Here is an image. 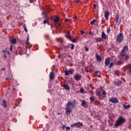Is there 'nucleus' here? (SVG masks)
Wrapping results in <instances>:
<instances>
[{"mask_svg": "<svg viewBox=\"0 0 131 131\" xmlns=\"http://www.w3.org/2000/svg\"><path fill=\"white\" fill-rule=\"evenodd\" d=\"M73 108H75V104H74L73 102L68 101L66 108V115H69L72 112Z\"/></svg>", "mask_w": 131, "mask_h": 131, "instance_id": "obj_1", "label": "nucleus"}, {"mask_svg": "<svg viewBox=\"0 0 131 131\" xmlns=\"http://www.w3.org/2000/svg\"><path fill=\"white\" fill-rule=\"evenodd\" d=\"M50 12H52V10L48 7L47 10H43V12H42V15H45V19L43 21V24H49V20H50V17L48 15V13H50Z\"/></svg>", "mask_w": 131, "mask_h": 131, "instance_id": "obj_2", "label": "nucleus"}, {"mask_svg": "<svg viewBox=\"0 0 131 131\" xmlns=\"http://www.w3.org/2000/svg\"><path fill=\"white\" fill-rule=\"evenodd\" d=\"M126 121V119L121 116H119L117 121L116 122L115 127H117L123 124Z\"/></svg>", "mask_w": 131, "mask_h": 131, "instance_id": "obj_3", "label": "nucleus"}, {"mask_svg": "<svg viewBox=\"0 0 131 131\" xmlns=\"http://www.w3.org/2000/svg\"><path fill=\"white\" fill-rule=\"evenodd\" d=\"M123 40V34L122 33H120L119 35H117L116 41L117 42H121Z\"/></svg>", "mask_w": 131, "mask_h": 131, "instance_id": "obj_4", "label": "nucleus"}, {"mask_svg": "<svg viewBox=\"0 0 131 131\" xmlns=\"http://www.w3.org/2000/svg\"><path fill=\"white\" fill-rule=\"evenodd\" d=\"M53 21L54 22V25L56 26V27H59L60 25H59V18H58V16L57 15H55L53 17Z\"/></svg>", "mask_w": 131, "mask_h": 131, "instance_id": "obj_5", "label": "nucleus"}, {"mask_svg": "<svg viewBox=\"0 0 131 131\" xmlns=\"http://www.w3.org/2000/svg\"><path fill=\"white\" fill-rule=\"evenodd\" d=\"M71 34V33H70V31H68L67 32V38H69V40L70 41H72V42H76V39H73L72 40V38L71 37V36L70 35Z\"/></svg>", "mask_w": 131, "mask_h": 131, "instance_id": "obj_6", "label": "nucleus"}, {"mask_svg": "<svg viewBox=\"0 0 131 131\" xmlns=\"http://www.w3.org/2000/svg\"><path fill=\"white\" fill-rule=\"evenodd\" d=\"M82 125H83L82 122H77L72 124L71 126V127H79L80 126H82Z\"/></svg>", "mask_w": 131, "mask_h": 131, "instance_id": "obj_7", "label": "nucleus"}, {"mask_svg": "<svg viewBox=\"0 0 131 131\" xmlns=\"http://www.w3.org/2000/svg\"><path fill=\"white\" fill-rule=\"evenodd\" d=\"M109 101L114 104H117L119 102L118 99L116 98H111L109 99Z\"/></svg>", "mask_w": 131, "mask_h": 131, "instance_id": "obj_8", "label": "nucleus"}, {"mask_svg": "<svg viewBox=\"0 0 131 131\" xmlns=\"http://www.w3.org/2000/svg\"><path fill=\"white\" fill-rule=\"evenodd\" d=\"M127 51H128V47L127 46H125L123 47L121 54L123 55L125 53H126V52H127Z\"/></svg>", "mask_w": 131, "mask_h": 131, "instance_id": "obj_9", "label": "nucleus"}, {"mask_svg": "<svg viewBox=\"0 0 131 131\" xmlns=\"http://www.w3.org/2000/svg\"><path fill=\"white\" fill-rule=\"evenodd\" d=\"M81 106H82L84 108H88V107H89V104L85 100H82Z\"/></svg>", "mask_w": 131, "mask_h": 131, "instance_id": "obj_10", "label": "nucleus"}, {"mask_svg": "<svg viewBox=\"0 0 131 131\" xmlns=\"http://www.w3.org/2000/svg\"><path fill=\"white\" fill-rule=\"evenodd\" d=\"M49 77L50 80H54V78H55V73L54 72H51Z\"/></svg>", "mask_w": 131, "mask_h": 131, "instance_id": "obj_11", "label": "nucleus"}, {"mask_svg": "<svg viewBox=\"0 0 131 131\" xmlns=\"http://www.w3.org/2000/svg\"><path fill=\"white\" fill-rule=\"evenodd\" d=\"M104 17H105L106 20H108V19H109V11L108 10L105 11Z\"/></svg>", "mask_w": 131, "mask_h": 131, "instance_id": "obj_12", "label": "nucleus"}, {"mask_svg": "<svg viewBox=\"0 0 131 131\" xmlns=\"http://www.w3.org/2000/svg\"><path fill=\"white\" fill-rule=\"evenodd\" d=\"M95 58L97 61H98L99 62H101L102 61V57H101V56L98 55L97 53L95 55Z\"/></svg>", "mask_w": 131, "mask_h": 131, "instance_id": "obj_13", "label": "nucleus"}, {"mask_svg": "<svg viewBox=\"0 0 131 131\" xmlns=\"http://www.w3.org/2000/svg\"><path fill=\"white\" fill-rule=\"evenodd\" d=\"M74 79L75 80H80V79H81V75L79 74H76L74 76Z\"/></svg>", "mask_w": 131, "mask_h": 131, "instance_id": "obj_14", "label": "nucleus"}, {"mask_svg": "<svg viewBox=\"0 0 131 131\" xmlns=\"http://www.w3.org/2000/svg\"><path fill=\"white\" fill-rule=\"evenodd\" d=\"M104 64L105 66H108L109 64H110V58H106L105 60Z\"/></svg>", "mask_w": 131, "mask_h": 131, "instance_id": "obj_15", "label": "nucleus"}, {"mask_svg": "<svg viewBox=\"0 0 131 131\" xmlns=\"http://www.w3.org/2000/svg\"><path fill=\"white\" fill-rule=\"evenodd\" d=\"M120 56H121V57H123L124 59H125V60H126H126H128V59L129 58V57L127 55L125 54V53H124L123 55H122V53H121Z\"/></svg>", "mask_w": 131, "mask_h": 131, "instance_id": "obj_16", "label": "nucleus"}, {"mask_svg": "<svg viewBox=\"0 0 131 131\" xmlns=\"http://www.w3.org/2000/svg\"><path fill=\"white\" fill-rule=\"evenodd\" d=\"M63 88L64 90H66L67 91H70V87L67 84H64Z\"/></svg>", "mask_w": 131, "mask_h": 131, "instance_id": "obj_17", "label": "nucleus"}, {"mask_svg": "<svg viewBox=\"0 0 131 131\" xmlns=\"http://www.w3.org/2000/svg\"><path fill=\"white\" fill-rule=\"evenodd\" d=\"M2 52L6 56H10V55H11V53L7 50H3Z\"/></svg>", "mask_w": 131, "mask_h": 131, "instance_id": "obj_18", "label": "nucleus"}, {"mask_svg": "<svg viewBox=\"0 0 131 131\" xmlns=\"http://www.w3.org/2000/svg\"><path fill=\"white\" fill-rule=\"evenodd\" d=\"M2 106H3V107L4 108H6V107H7V103H6V100H3Z\"/></svg>", "mask_w": 131, "mask_h": 131, "instance_id": "obj_19", "label": "nucleus"}, {"mask_svg": "<svg viewBox=\"0 0 131 131\" xmlns=\"http://www.w3.org/2000/svg\"><path fill=\"white\" fill-rule=\"evenodd\" d=\"M101 38L102 39H106V34H105V32H104V31H102V32Z\"/></svg>", "mask_w": 131, "mask_h": 131, "instance_id": "obj_20", "label": "nucleus"}, {"mask_svg": "<svg viewBox=\"0 0 131 131\" xmlns=\"http://www.w3.org/2000/svg\"><path fill=\"white\" fill-rule=\"evenodd\" d=\"M11 42L12 45H15L16 42H17V41L16 40V39L13 38L11 40Z\"/></svg>", "mask_w": 131, "mask_h": 131, "instance_id": "obj_21", "label": "nucleus"}, {"mask_svg": "<svg viewBox=\"0 0 131 131\" xmlns=\"http://www.w3.org/2000/svg\"><path fill=\"white\" fill-rule=\"evenodd\" d=\"M29 36H28V37H27V41H26V46H28V45H29Z\"/></svg>", "mask_w": 131, "mask_h": 131, "instance_id": "obj_22", "label": "nucleus"}, {"mask_svg": "<svg viewBox=\"0 0 131 131\" xmlns=\"http://www.w3.org/2000/svg\"><path fill=\"white\" fill-rule=\"evenodd\" d=\"M96 40V42H100V41H102V38H97L95 39Z\"/></svg>", "mask_w": 131, "mask_h": 131, "instance_id": "obj_23", "label": "nucleus"}, {"mask_svg": "<svg viewBox=\"0 0 131 131\" xmlns=\"http://www.w3.org/2000/svg\"><path fill=\"white\" fill-rule=\"evenodd\" d=\"M116 64L117 65H121V64H122V62H121V61H120V60H119V61L116 62Z\"/></svg>", "mask_w": 131, "mask_h": 131, "instance_id": "obj_24", "label": "nucleus"}, {"mask_svg": "<svg viewBox=\"0 0 131 131\" xmlns=\"http://www.w3.org/2000/svg\"><path fill=\"white\" fill-rule=\"evenodd\" d=\"M90 101H92L91 103H94V101H95V98H94L93 96H91L90 98Z\"/></svg>", "mask_w": 131, "mask_h": 131, "instance_id": "obj_25", "label": "nucleus"}, {"mask_svg": "<svg viewBox=\"0 0 131 131\" xmlns=\"http://www.w3.org/2000/svg\"><path fill=\"white\" fill-rule=\"evenodd\" d=\"M124 109H129L130 108V105H124Z\"/></svg>", "mask_w": 131, "mask_h": 131, "instance_id": "obj_26", "label": "nucleus"}, {"mask_svg": "<svg viewBox=\"0 0 131 131\" xmlns=\"http://www.w3.org/2000/svg\"><path fill=\"white\" fill-rule=\"evenodd\" d=\"M95 22H97V20L96 19H93L92 21H91L90 24L91 25H94V24H95Z\"/></svg>", "mask_w": 131, "mask_h": 131, "instance_id": "obj_27", "label": "nucleus"}, {"mask_svg": "<svg viewBox=\"0 0 131 131\" xmlns=\"http://www.w3.org/2000/svg\"><path fill=\"white\" fill-rule=\"evenodd\" d=\"M96 96L97 97H101V92H98L97 93H96Z\"/></svg>", "mask_w": 131, "mask_h": 131, "instance_id": "obj_28", "label": "nucleus"}, {"mask_svg": "<svg viewBox=\"0 0 131 131\" xmlns=\"http://www.w3.org/2000/svg\"><path fill=\"white\" fill-rule=\"evenodd\" d=\"M45 39H47L48 40V39H50V36H49V35H46L45 36Z\"/></svg>", "mask_w": 131, "mask_h": 131, "instance_id": "obj_29", "label": "nucleus"}, {"mask_svg": "<svg viewBox=\"0 0 131 131\" xmlns=\"http://www.w3.org/2000/svg\"><path fill=\"white\" fill-rule=\"evenodd\" d=\"M115 20H116V23H118V20H119V16H116Z\"/></svg>", "mask_w": 131, "mask_h": 131, "instance_id": "obj_30", "label": "nucleus"}, {"mask_svg": "<svg viewBox=\"0 0 131 131\" xmlns=\"http://www.w3.org/2000/svg\"><path fill=\"white\" fill-rule=\"evenodd\" d=\"M73 71H74L73 69H70L69 70V73H70V74H73Z\"/></svg>", "mask_w": 131, "mask_h": 131, "instance_id": "obj_31", "label": "nucleus"}, {"mask_svg": "<svg viewBox=\"0 0 131 131\" xmlns=\"http://www.w3.org/2000/svg\"><path fill=\"white\" fill-rule=\"evenodd\" d=\"M115 84H116V85H117V86H119V85H121V83H120V82H116Z\"/></svg>", "mask_w": 131, "mask_h": 131, "instance_id": "obj_32", "label": "nucleus"}, {"mask_svg": "<svg viewBox=\"0 0 131 131\" xmlns=\"http://www.w3.org/2000/svg\"><path fill=\"white\" fill-rule=\"evenodd\" d=\"M10 52H13V45H10Z\"/></svg>", "mask_w": 131, "mask_h": 131, "instance_id": "obj_33", "label": "nucleus"}, {"mask_svg": "<svg viewBox=\"0 0 131 131\" xmlns=\"http://www.w3.org/2000/svg\"><path fill=\"white\" fill-rule=\"evenodd\" d=\"M66 129L67 131L70 130V129H71V128H70V127L69 126H67Z\"/></svg>", "mask_w": 131, "mask_h": 131, "instance_id": "obj_34", "label": "nucleus"}, {"mask_svg": "<svg viewBox=\"0 0 131 131\" xmlns=\"http://www.w3.org/2000/svg\"><path fill=\"white\" fill-rule=\"evenodd\" d=\"M24 30L26 32H28V30H27V28H26V26H25V25L24 26Z\"/></svg>", "mask_w": 131, "mask_h": 131, "instance_id": "obj_35", "label": "nucleus"}, {"mask_svg": "<svg viewBox=\"0 0 131 131\" xmlns=\"http://www.w3.org/2000/svg\"><path fill=\"white\" fill-rule=\"evenodd\" d=\"M111 67H113V62L110 63L109 68H111Z\"/></svg>", "mask_w": 131, "mask_h": 131, "instance_id": "obj_36", "label": "nucleus"}, {"mask_svg": "<svg viewBox=\"0 0 131 131\" xmlns=\"http://www.w3.org/2000/svg\"><path fill=\"white\" fill-rule=\"evenodd\" d=\"M71 46H72L71 48V50H74V45L72 43L71 44Z\"/></svg>", "mask_w": 131, "mask_h": 131, "instance_id": "obj_37", "label": "nucleus"}, {"mask_svg": "<svg viewBox=\"0 0 131 131\" xmlns=\"http://www.w3.org/2000/svg\"><path fill=\"white\" fill-rule=\"evenodd\" d=\"M80 33H81V35H83V34H84V33H85V32L83 30H81L80 31Z\"/></svg>", "mask_w": 131, "mask_h": 131, "instance_id": "obj_38", "label": "nucleus"}, {"mask_svg": "<svg viewBox=\"0 0 131 131\" xmlns=\"http://www.w3.org/2000/svg\"><path fill=\"white\" fill-rule=\"evenodd\" d=\"M65 75H67L68 76V75H69V72L66 71H65Z\"/></svg>", "mask_w": 131, "mask_h": 131, "instance_id": "obj_39", "label": "nucleus"}, {"mask_svg": "<svg viewBox=\"0 0 131 131\" xmlns=\"http://www.w3.org/2000/svg\"><path fill=\"white\" fill-rule=\"evenodd\" d=\"M99 73V72L98 71H96L95 72V75L96 76H98V74Z\"/></svg>", "mask_w": 131, "mask_h": 131, "instance_id": "obj_40", "label": "nucleus"}, {"mask_svg": "<svg viewBox=\"0 0 131 131\" xmlns=\"http://www.w3.org/2000/svg\"><path fill=\"white\" fill-rule=\"evenodd\" d=\"M102 95H103L104 96H105V95H106V91H105V90H103Z\"/></svg>", "mask_w": 131, "mask_h": 131, "instance_id": "obj_41", "label": "nucleus"}, {"mask_svg": "<svg viewBox=\"0 0 131 131\" xmlns=\"http://www.w3.org/2000/svg\"><path fill=\"white\" fill-rule=\"evenodd\" d=\"M65 127H66V126L65 125H63L61 127V128H62V129H65Z\"/></svg>", "mask_w": 131, "mask_h": 131, "instance_id": "obj_42", "label": "nucleus"}, {"mask_svg": "<svg viewBox=\"0 0 131 131\" xmlns=\"http://www.w3.org/2000/svg\"><path fill=\"white\" fill-rule=\"evenodd\" d=\"M129 71L131 73V63L129 66Z\"/></svg>", "mask_w": 131, "mask_h": 131, "instance_id": "obj_43", "label": "nucleus"}, {"mask_svg": "<svg viewBox=\"0 0 131 131\" xmlns=\"http://www.w3.org/2000/svg\"><path fill=\"white\" fill-rule=\"evenodd\" d=\"M110 28H108L107 29V33H109V32H110Z\"/></svg>", "mask_w": 131, "mask_h": 131, "instance_id": "obj_44", "label": "nucleus"}, {"mask_svg": "<svg viewBox=\"0 0 131 131\" xmlns=\"http://www.w3.org/2000/svg\"><path fill=\"white\" fill-rule=\"evenodd\" d=\"M84 91V90H83V89H80V92H81V93H83Z\"/></svg>", "mask_w": 131, "mask_h": 131, "instance_id": "obj_45", "label": "nucleus"}, {"mask_svg": "<svg viewBox=\"0 0 131 131\" xmlns=\"http://www.w3.org/2000/svg\"><path fill=\"white\" fill-rule=\"evenodd\" d=\"M69 20H70L69 18H66L65 19V22H69Z\"/></svg>", "mask_w": 131, "mask_h": 131, "instance_id": "obj_46", "label": "nucleus"}, {"mask_svg": "<svg viewBox=\"0 0 131 131\" xmlns=\"http://www.w3.org/2000/svg\"><path fill=\"white\" fill-rule=\"evenodd\" d=\"M76 2L77 4H79V3H80V0H76Z\"/></svg>", "mask_w": 131, "mask_h": 131, "instance_id": "obj_47", "label": "nucleus"}, {"mask_svg": "<svg viewBox=\"0 0 131 131\" xmlns=\"http://www.w3.org/2000/svg\"><path fill=\"white\" fill-rule=\"evenodd\" d=\"M61 57H62L61 55H58V57L59 58V59L61 58Z\"/></svg>", "mask_w": 131, "mask_h": 131, "instance_id": "obj_48", "label": "nucleus"}, {"mask_svg": "<svg viewBox=\"0 0 131 131\" xmlns=\"http://www.w3.org/2000/svg\"><path fill=\"white\" fill-rule=\"evenodd\" d=\"M85 51H86V52H89V49H88V47H85Z\"/></svg>", "mask_w": 131, "mask_h": 131, "instance_id": "obj_49", "label": "nucleus"}, {"mask_svg": "<svg viewBox=\"0 0 131 131\" xmlns=\"http://www.w3.org/2000/svg\"><path fill=\"white\" fill-rule=\"evenodd\" d=\"M4 59H6V58H7V55H6V54H4Z\"/></svg>", "mask_w": 131, "mask_h": 131, "instance_id": "obj_50", "label": "nucleus"}, {"mask_svg": "<svg viewBox=\"0 0 131 131\" xmlns=\"http://www.w3.org/2000/svg\"><path fill=\"white\" fill-rule=\"evenodd\" d=\"M93 7H94V8H96L97 7V5L93 4Z\"/></svg>", "mask_w": 131, "mask_h": 131, "instance_id": "obj_51", "label": "nucleus"}, {"mask_svg": "<svg viewBox=\"0 0 131 131\" xmlns=\"http://www.w3.org/2000/svg\"><path fill=\"white\" fill-rule=\"evenodd\" d=\"M29 2L31 4H32V3H33V0H29Z\"/></svg>", "mask_w": 131, "mask_h": 131, "instance_id": "obj_52", "label": "nucleus"}, {"mask_svg": "<svg viewBox=\"0 0 131 131\" xmlns=\"http://www.w3.org/2000/svg\"><path fill=\"white\" fill-rule=\"evenodd\" d=\"M9 79H10V78L6 77V78L5 79V80H9Z\"/></svg>", "mask_w": 131, "mask_h": 131, "instance_id": "obj_53", "label": "nucleus"}, {"mask_svg": "<svg viewBox=\"0 0 131 131\" xmlns=\"http://www.w3.org/2000/svg\"><path fill=\"white\" fill-rule=\"evenodd\" d=\"M76 19H77V16H75V18H74V20H76Z\"/></svg>", "mask_w": 131, "mask_h": 131, "instance_id": "obj_54", "label": "nucleus"}, {"mask_svg": "<svg viewBox=\"0 0 131 131\" xmlns=\"http://www.w3.org/2000/svg\"><path fill=\"white\" fill-rule=\"evenodd\" d=\"M75 39H76V41L78 39V37H77V36H76Z\"/></svg>", "mask_w": 131, "mask_h": 131, "instance_id": "obj_55", "label": "nucleus"}, {"mask_svg": "<svg viewBox=\"0 0 131 131\" xmlns=\"http://www.w3.org/2000/svg\"><path fill=\"white\" fill-rule=\"evenodd\" d=\"M1 70L2 71L6 70V69L5 68H2V69H1Z\"/></svg>", "mask_w": 131, "mask_h": 131, "instance_id": "obj_56", "label": "nucleus"}, {"mask_svg": "<svg viewBox=\"0 0 131 131\" xmlns=\"http://www.w3.org/2000/svg\"><path fill=\"white\" fill-rule=\"evenodd\" d=\"M90 34H92V31H90Z\"/></svg>", "mask_w": 131, "mask_h": 131, "instance_id": "obj_57", "label": "nucleus"}, {"mask_svg": "<svg viewBox=\"0 0 131 131\" xmlns=\"http://www.w3.org/2000/svg\"><path fill=\"white\" fill-rule=\"evenodd\" d=\"M52 34H54V30L52 31Z\"/></svg>", "mask_w": 131, "mask_h": 131, "instance_id": "obj_58", "label": "nucleus"}, {"mask_svg": "<svg viewBox=\"0 0 131 131\" xmlns=\"http://www.w3.org/2000/svg\"><path fill=\"white\" fill-rule=\"evenodd\" d=\"M15 90H16V89H15V88H13V90H14V91H15Z\"/></svg>", "mask_w": 131, "mask_h": 131, "instance_id": "obj_59", "label": "nucleus"}, {"mask_svg": "<svg viewBox=\"0 0 131 131\" xmlns=\"http://www.w3.org/2000/svg\"><path fill=\"white\" fill-rule=\"evenodd\" d=\"M120 82H121V81H120Z\"/></svg>", "mask_w": 131, "mask_h": 131, "instance_id": "obj_60", "label": "nucleus"}, {"mask_svg": "<svg viewBox=\"0 0 131 131\" xmlns=\"http://www.w3.org/2000/svg\"><path fill=\"white\" fill-rule=\"evenodd\" d=\"M16 84L18 85V83H16Z\"/></svg>", "mask_w": 131, "mask_h": 131, "instance_id": "obj_61", "label": "nucleus"}]
</instances>
